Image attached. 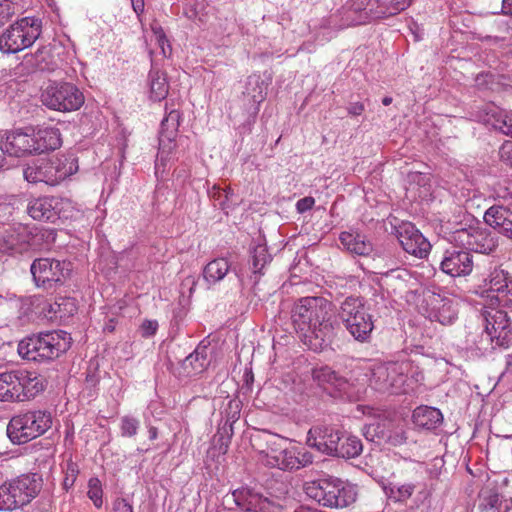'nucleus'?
Instances as JSON below:
<instances>
[{
  "instance_id": "obj_62",
  "label": "nucleus",
  "mask_w": 512,
  "mask_h": 512,
  "mask_svg": "<svg viewBox=\"0 0 512 512\" xmlns=\"http://www.w3.org/2000/svg\"><path fill=\"white\" fill-rule=\"evenodd\" d=\"M162 40H164V35L162 34ZM161 51H162V55L163 56H166V50L164 48V41H162V48H161Z\"/></svg>"
},
{
  "instance_id": "obj_42",
  "label": "nucleus",
  "mask_w": 512,
  "mask_h": 512,
  "mask_svg": "<svg viewBox=\"0 0 512 512\" xmlns=\"http://www.w3.org/2000/svg\"><path fill=\"white\" fill-rule=\"evenodd\" d=\"M0 251L3 253L20 251L18 239H16L13 234H8L0 241Z\"/></svg>"
},
{
  "instance_id": "obj_34",
  "label": "nucleus",
  "mask_w": 512,
  "mask_h": 512,
  "mask_svg": "<svg viewBox=\"0 0 512 512\" xmlns=\"http://www.w3.org/2000/svg\"><path fill=\"white\" fill-rule=\"evenodd\" d=\"M209 365L207 347L199 345L193 353L183 361V367L188 374H199Z\"/></svg>"
},
{
  "instance_id": "obj_33",
  "label": "nucleus",
  "mask_w": 512,
  "mask_h": 512,
  "mask_svg": "<svg viewBox=\"0 0 512 512\" xmlns=\"http://www.w3.org/2000/svg\"><path fill=\"white\" fill-rule=\"evenodd\" d=\"M312 378L318 385L324 387L326 389L327 385L333 386L338 390L345 389L344 386L348 383L347 380L338 376L335 371H333L328 366H320L316 367L312 370Z\"/></svg>"
},
{
  "instance_id": "obj_53",
  "label": "nucleus",
  "mask_w": 512,
  "mask_h": 512,
  "mask_svg": "<svg viewBox=\"0 0 512 512\" xmlns=\"http://www.w3.org/2000/svg\"><path fill=\"white\" fill-rule=\"evenodd\" d=\"M132 7L137 14H140L144 10V0H131Z\"/></svg>"
},
{
  "instance_id": "obj_44",
  "label": "nucleus",
  "mask_w": 512,
  "mask_h": 512,
  "mask_svg": "<svg viewBox=\"0 0 512 512\" xmlns=\"http://www.w3.org/2000/svg\"><path fill=\"white\" fill-rule=\"evenodd\" d=\"M15 14V6L10 0H0V25Z\"/></svg>"
},
{
  "instance_id": "obj_35",
  "label": "nucleus",
  "mask_w": 512,
  "mask_h": 512,
  "mask_svg": "<svg viewBox=\"0 0 512 512\" xmlns=\"http://www.w3.org/2000/svg\"><path fill=\"white\" fill-rule=\"evenodd\" d=\"M363 446L361 440L351 434L341 432L336 456L341 458H355L362 452Z\"/></svg>"
},
{
  "instance_id": "obj_14",
  "label": "nucleus",
  "mask_w": 512,
  "mask_h": 512,
  "mask_svg": "<svg viewBox=\"0 0 512 512\" xmlns=\"http://www.w3.org/2000/svg\"><path fill=\"white\" fill-rule=\"evenodd\" d=\"M420 313L430 321L450 325L457 318V303L445 294L428 293L419 307Z\"/></svg>"
},
{
  "instance_id": "obj_31",
  "label": "nucleus",
  "mask_w": 512,
  "mask_h": 512,
  "mask_svg": "<svg viewBox=\"0 0 512 512\" xmlns=\"http://www.w3.org/2000/svg\"><path fill=\"white\" fill-rule=\"evenodd\" d=\"M485 121L495 130L512 137V113L498 107H491Z\"/></svg>"
},
{
  "instance_id": "obj_17",
  "label": "nucleus",
  "mask_w": 512,
  "mask_h": 512,
  "mask_svg": "<svg viewBox=\"0 0 512 512\" xmlns=\"http://www.w3.org/2000/svg\"><path fill=\"white\" fill-rule=\"evenodd\" d=\"M232 497L235 504L244 512H278L283 507L281 497H267L249 488L235 490Z\"/></svg>"
},
{
  "instance_id": "obj_54",
  "label": "nucleus",
  "mask_w": 512,
  "mask_h": 512,
  "mask_svg": "<svg viewBox=\"0 0 512 512\" xmlns=\"http://www.w3.org/2000/svg\"><path fill=\"white\" fill-rule=\"evenodd\" d=\"M410 5V1L409 0H403V1H398L395 6L393 7V10L394 12L393 13H396V12H399V11H402L404 9H406L408 6Z\"/></svg>"
},
{
  "instance_id": "obj_50",
  "label": "nucleus",
  "mask_w": 512,
  "mask_h": 512,
  "mask_svg": "<svg viewBox=\"0 0 512 512\" xmlns=\"http://www.w3.org/2000/svg\"><path fill=\"white\" fill-rule=\"evenodd\" d=\"M114 512H133L132 506L125 499H117L113 505Z\"/></svg>"
},
{
  "instance_id": "obj_20",
  "label": "nucleus",
  "mask_w": 512,
  "mask_h": 512,
  "mask_svg": "<svg viewBox=\"0 0 512 512\" xmlns=\"http://www.w3.org/2000/svg\"><path fill=\"white\" fill-rule=\"evenodd\" d=\"M473 257L470 252L454 247L446 250L440 262V269L451 277H463L473 270Z\"/></svg>"
},
{
  "instance_id": "obj_12",
  "label": "nucleus",
  "mask_w": 512,
  "mask_h": 512,
  "mask_svg": "<svg viewBox=\"0 0 512 512\" xmlns=\"http://www.w3.org/2000/svg\"><path fill=\"white\" fill-rule=\"evenodd\" d=\"M451 242L468 252L490 254L498 246V237L488 229L470 226L453 232Z\"/></svg>"
},
{
  "instance_id": "obj_1",
  "label": "nucleus",
  "mask_w": 512,
  "mask_h": 512,
  "mask_svg": "<svg viewBox=\"0 0 512 512\" xmlns=\"http://www.w3.org/2000/svg\"><path fill=\"white\" fill-rule=\"evenodd\" d=\"M422 379V373L408 361H365L352 371L350 377L351 385H368L376 391L390 394L408 393Z\"/></svg>"
},
{
  "instance_id": "obj_5",
  "label": "nucleus",
  "mask_w": 512,
  "mask_h": 512,
  "mask_svg": "<svg viewBox=\"0 0 512 512\" xmlns=\"http://www.w3.org/2000/svg\"><path fill=\"white\" fill-rule=\"evenodd\" d=\"M313 455L302 445L287 438L272 435L267 441L265 463L281 470H297L310 465Z\"/></svg>"
},
{
  "instance_id": "obj_47",
  "label": "nucleus",
  "mask_w": 512,
  "mask_h": 512,
  "mask_svg": "<svg viewBox=\"0 0 512 512\" xmlns=\"http://www.w3.org/2000/svg\"><path fill=\"white\" fill-rule=\"evenodd\" d=\"M141 334L143 337H149L151 335L156 334L158 329V322L146 320L141 325Z\"/></svg>"
},
{
  "instance_id": "obj_19",
  "label": "nucleus",
  "mask_w": 512,
  "mask_h": 512,
  "mask_svg": "<svg viewBox=\"0 0 512 512\" xmlns=\"http://www.w3.org/2000/svg\"><path fill=\"white\" fill-rule=\"evenodd\" d=\"M34 144L33 129H19L6 134L0 142V149L10 156L23 157L35 154Z\"/></svg>"
},
{
  "instance_id": "obj_24",
  "label": "nucleus",
  "mask_w": 512,
  "mask_h": 512,
  "mask_svg": "<svg viewBox=\"0 0 512 512\" xmlns=\"http://www.w3.org/2000/svg\"><path fill=\"white\" fill-rule=\"evenodd\" d=\"M62 200L55 197H39L31 200L27 206L28 214L35 220L53 221L58 215Z\"/></svg>"
},
{
  "instance_id": "obj_49",
  "label": "nucleus",
  "mask_w": 512,
  "mask_h": 512,
  "mask_svg": "<svg viewBox=\"0 0 512 512\" xmlns=\"http://www.w3.org/2000/svg\"><path fill=\"white\" fill-rule=\"evenodd\" d=\"M228 409L231 410V415H228V421L235 422L239 418L240 402L237 400H230L228 402Z\"/></svg>"
},
{
  "instance_id": "obj_51",
  "label": "nucleus",
  "mask_w": 512,
  "mask_h": 512,
  "mask_svg": "<svg viewBox=\"0 0 512 512\" xmlns=\"http://www.w3.org/2000/svg\"><path fill=\"white\" fill-rule=\"evenodd\" d=\"M364 110L365 106L361 102L350 103L347 107L348 114L352 116H359L363 113Z\"/></svg>"
},
{
  "instance_id": "obj_22",
  "label": "nucleus",
  "mask_w": 512,
  "mask_h": 512,
  "mask_svg": "<svg viewBox=\"0 0 512 512\" xmlns=\"http://www.w3.org/2000/svg\"><path fill=\"white\" fill-rule=\"evenodd\" d=\"M489 290L498 305L512 307V276L503 270H495L490 275Z\"/></svg>"
},
{
  "instance_id": "obj_11",
  "label": "nucleus",
  "mask_w": 512,
  "mask_h": 512,
  "mask_svg": "<svg viewBox=\"0 0 512 512\" xmlns=\"http://www.w3.org/2000/svg\"><path fill=\"white\" fill-rule=\"evenodd\" d=\"M41 100L49 109L70 112L83 105L84 95L71 83H52L43 90Z\"/></svg>"
},
{
  "instance_id": "obj_36",
  "label": "nucleus",
  "mask_w": 512,
  "mask_h": 512,
  "mask_svg": "<svg viewBox=\"0 0 512 512\" xmlns=\"http://www.w3.org/2000/svg\"><path fill=\"white\" fill-rule=\"evenodd\" d=\"M268 83L258 74L247 78L245 93L254 103L260 104L266 97Z\"/></svg>"
},
{
  "instance_id": "obj_37",
  "label": "nucleus",
  "mask_w": 512,
  "mask_h": 512,
  "mask_svg": "<svg viewBox=\"0 0 512 512\" xmlns=\"http://www.w3.org/2000/svg\"><path fill=\"white\" fill-rule=\"evenodd\" d=\"M180 124V113L178 110H171L166 118L162 120V135L165 132V137L172 141L178 132Z\"/></svg>"
},
{
  "instance_id": "obj_28",
  "label": "nucleus",
  "mask_w": 512,
  "mask_h": 512,
  "mask_svg": "<svg viewBox=\"0 0 512 512\" xmlns=\"http://www.w3.org/2000/svg\"><path fill=\"white\" fill-rule=\"evenodd\" d=\"M24 178L30 183L43 182L51 186L56 185V178H53L49 160H38L28 164L23 171Z\"/></svg>"
},
{
  "instance_id": "obj_30",
  "label": "nucleus",
  "mask_w": 512,
  "mask_h": 512,
  "mask_svg": "<svg viewBox=\"0 0 512 512\" xmlns=\"http://www.w3.org/2000/svg\"><path fill=\"white\" fill-rule=\"evenodd\" d=\"M76 311V300L71 297H59L54 303L48 304L47 310L44 308L47 317L60 320L74 315Z\"/></svg>"
},
{
  "instance_id": "obj_13",
  "label": "nucleus",
  "mask_w": 512,
  "mask_h": 512,
  "mask_svg": "<svg viewBox=\"0 0 512 512\" xmlns=\"http://www.w3.org/2000/svg\"><path fill=\"white\" fill-rule=\"evenodd\" d=\"M30 271L37 287L51 289L65 281L70 263L55 258H38L32 262Z\"/></svg>"
},
{
  "instance_id": "obj_29",
  "label": "nucleus",
  "mask_w": 512,
  "mask_h": 512,
  "mask_svg": "<svg viewBox=\"0 0 512 512\" xmlns=\"http://www.w3.org/2000/svg\"><path fill=\"white\" fill-rule=\"evenodd\" d=\"M231 269L227 258H216L206 264L203 269V279L208 286L214 285L225 278Z\"/></svg>"
},
{
  "instance_id": "obj_8",
  "label": "nucleus",
  "mask_w": 512,
  "mask_h": 512,
  "mask_svg": "<svg viewBox=\"0 0 512 512\" xmlns=\"http://www.w3.org/2000/svg\"><path fill=\"white\" fill-rule=\"evenodd\" d=\"M52 416L44 410H30L13 416L7 426V435L14 444H25L48 431Z\"/></svg>"
},
{
  "instance_id": "obj_18",
  "label": "nucleus",
  "mask_w": 512,
  "mask_h": 512,
  "mask_svg": "<svg viewBox=\"0 0 512 512\" xmlns=\"http://www.w3.org/2000/svg\"><path fill=\"white\" fill-rule=\"evenodd\" d=\"M396 231L399 243L405 252L417 258H424L428 255L431 245L414 224L403 222Z\"/></svg>"
},
{
  "instance_id": "obj_64",
  "label": "nucleus",
  "mask_w": 512,
  "mask_h": 512,
  "mask_svg": "<svg viewBox=\"0 0 512 512\" xmlns=\"http://www.w3.org/2000/svg\"><path fill=\"white\" fill-rule=\"evenodd\" d=\"M4 163H5V158L0 155V168L4 166Z\"/></svg>"
},
{
  "instance_id": "obj_23",
  "label": "nucleus",
  "mask_w": 512,
  "mask_h": 512,
  "mask_svg": "<svg viewBox=\"0 0 512 512\" xmlns=\"http://www.w3.org/2000/svg\"><path fill=\"white\" fill-rule=\"evenodd\" d=\"M484 221L501 235L512 240V210L510 208L495 204L486 210Z\"/></svg>"
},
{
  "instance_id": "obj_41",
  "label": "nucleus",
  "mask_w": 512,
  "mask_h": 512,
  "mask_svg": "<svg viewBox=\"0 0 512 512\" xmlns=\"http://www.w3.org/2000/svg\"><path fill=\"white\" fill-rule=\"evenodd\" d=\"M187 309L182 305L181 307L175 308L173 310V319L170 322V328H169V337L171 340H173L177 333L180 330V322L183 320V318L186 315Z\"/></svg>"
},
{
  "instance_id": "obj_4",
  "label": "nucleus",
  "mask_w": 512,
  "mask_h": 512,
  "mask_svg": "<svg viewBox=\"0 0 512 512\" xmlns=\"http://www.w3.org/2000/svg\"><path fill=\"white\" fill-rule=\"evenodd\" d=\"M72 338L69 333L48 331L21 340L18 344L19 355L29 361L54 360L66 353Z\"/></svg>"
},
{
  "instance_id": "obj_56",
  "label": "nucleus",
  "mask_w": 512,
  "mask_h": 512,
  "mask_svg": "<svg viewBox=\"0 0 512 512\" xmlns=\"http://www.w3.org/2000/svg\"><path fill=\"white\" fill-rule=\"evenodd\" d=\"M403 274L406 275L407 271L406 270H391L389 272V275L396 277V278H401L403 276Z\"/></svg>"
},
{
  "instance_id": "obj_9",
  "label": "nucleus",
  "mask_w": 512,
  "mask_h": 512,
  "mask_svg": "<svg viewBox=\"0 0 512 512\" xmlns=\"http://www.w3.org/2000/svg\"><path fill=\"white\" fill-rule=\"evenodd\" d=\"M42 33V21L36 17H24L11 24L0 35L3 53H18L34 44Z\"/></svg>"
},
{
  "instance_id": "obj_46",
  "label": "nucleus",
  "mask_w": 512,
  "mask_h": 512,
  "mask_svg": "<svg viewBox=\"0 0 512 512\" xmlns=\"http://www.w3.org/2000/svg\"><path fill=\"white\" fill-rule=\"evenodd\" d=\"M499 503V495L494 493L488 496H482L479 508L482 510H489L495 508Z\"/></svg>"
},
{
  "instance_id": "obj_57",
  "label": "nucleus",
  "mask_w": 512,
  "mask_h": 512,
  "mask_svg": "<svg viewBox=\"0 0 512 512\" xmlns=\"http://www.w3.org/2000/svg\"><path fill=\"white\" fill-rule=\"evenodd\" d=\"M351 8L354 9L355 11H362V10H365L366 8V3L364 1H362L359 5L356 4L355 2L351 5Z\"/></svg>"
},
{
  "instance_id": "obj_63",
  "label": "nucleus",
  "mask_w": 512,
  "mask_h": 512,
  "mask_svg": "<svg viewBox=\"0 0 512 512\" xmlns=\"http://www.w3.org/2000/svg\"><path fill=\"white\" fill-rule=\"evenodd\" d=\"M152 30L155 32L156 41L159 42L160 41V35H157L156 28H155L154 25H152Z\"/></svg>"
},
{
  "instance_id": "obj_38",
  "label": "nucleus",
  "mask_w": 512,
  "mask_h": 512,
  "mask_svg": "<svg viewBox=\"0 0 512 512\" xmlns=\"http://www.w3.org/2000/svg\"><path fill=\"white\" fill-rule=\"evenodd\" d=\"M416 486L412 483H404L390 488V498L398 502H404L409 499Z\"/></svg>"
},
{
  "instance_id": "obj_2",
  "label": "nucleus",
  "mask_w": 512,
  "mask_h": 512,
  "mask_svg": "<svg viewBox=\"0 0 512 512\" xmlns=\"http://www.w3.org/2000/svg\"><path fill=\"white\" fill-rule=\"evenodd\" d=\"M293 326L303 343L321 351L333 335L332 304L323 297H303L291 311Z\"/></svg>"
},
{
  "instance_id": "obj_6",
  "label": "nucleus",
  "mask_w": 512,
  "mask_h": 512,
  "mask_svg": "<svg viewBox=\"0 0 512 512\" xmlns=\"http://www.w3.org/2000/svg\"><path fill=\"white\" fill-rule=\"evenodd\" d=\"M337 317L356 341L365 343L370 340L374 321L362 298L346 297L337 310Z\"/></svg>"
},
{
  "instance_id": "obj_16",
  "label": "nucleus",
  "mask_w": 512,
  "mask_h": 512,
  "mask_svg": "<svg viewBox=\"0 0 512 512\" xmlns=\"http://www.w3.org/2000/svg\"><path fill=\"white\" fill-rule=\"evenodd\" d=\"M270 261L271 255L268 253L267 246L259 238L258 242L251 246L247 263L235 267L233 272L241 285L246 283L257 284L261 276L264 275V269Z\"/></svg>"
},
{
  "instance_id": "obj_32",
  "label": "nucleus",
  "mask_w": 512,
  "mask_h": 512,
  "mask_svg": "<svg viewBox=\"0 0 512 512\" xmlns=\"http://www.w3.org/2000/svg\"><path fill=\"white\" fill-rule=\"evenodd\" d=\"M49 163L51 164L53 178H56V185L74 174L78 168L73 158L64 155L49 159Z\"/></svg>"
},
{
  "instance_id": "obj_55",
  "label": "nucleus",
  "mask_w": 512,
  "mask_h": 512,
  "mask_svg": "<svg viewBox=\"0 0 512 512\" xmlns=\"http://www.w3.org/2000/svg\"><path fill=\"white\" fill-rule=\"evenodd\" d=\"M502 12L512 15V0H502Z\"/></svg>"
},
{
  "instance_id": "obj_26",
  "label": "nucleus",
  "mask_w": 512,
  "mask_h": 512,
  "mask_svg": "<svg viewBox=\"0 0 512 512\" xmlns=\"http://www.w3.org/2000/svg\"><path fill=\"white\" fill-rule=\"evenodd\" d=\"M339 240L344 249L355 255L368 256L373 251L371 241L365 235L355 231L342 232Z\"/></svg>"
},
{
  "instance_id": "obj_15",
  "label": "nucleus",
  "mask_w": 512,
  "mask_h": 512,
  "mask_svg": "<svg viewBox=\"0 0 512 512\" xmlns=\"http://www.w3.org/2000/svg\"><path fill=\"white\" fill-rule=\"evenodd\" d=\"M481 315L485 333L491 343L499 347H508L512 343V327L507 313L502 309L486 306Z\"/></svg>"
},
{
  "instance_id": "obj_45",
  "label": "nucleus",
  "mask_w": 512,
  "mask_h": 512,
  "mask_svg": "<svg viewBox=\"0 0 512 512\" xmlns=\"http://www.w3.org/2000/svg\"><path fill=\"white\" fill-rule=\"evenodd\" d=\"M501 161L512 167V141H506L499 150Z\"/></svg>"
},
{
  "instance_id": "obj_21",
  "label": "nucleus",
  "mask_w": 512,
  "mask_h": 512,
  "mask_svg": "<svg viewBox=\"0 0 512 512\" xmlns=\"http://www.w3.org/2000/svg\"><path fill=\"white\" fill-rule=\"evenodd\" d=\"M341 431L331 426H316L308 431L307 445L327 455L336 456Z\"/></svg>"
},
{
  "instance_id": "obj_60",
  "label": "nucleus",
  "mask_w": 512,
  "mask_h": 512,
  "mask_svg": "<svg viewBox=\"0 0 512 512\" xmlns=\"http://www.w3.org/2000/svg\"><path fill=\"white\" fill-rule=\"evenodd\" d=\"M505 512H512V500L506 505Z\"/></svg>"
},
{
  "instance_id": "obj_43",
  "label": "nucleus",
  "mask_w": 512,
  "mask_h": 512,
  "mask_svg": "<svg viewBox=\"0 0 512 512\" xmlns=\"http://www.w3.org/2000/svg\"><path fill=\"white\" fill-rule=\"evenodd\" d=\"M138 421L131 417H123L121 420V432L123 436L132 437L137 433Z\"/></svg>"
},
{
  "instance_id": "obj_58",
  "label": "nucleus",
  "mask_w": 512,
  "mask_h": 512,
  "mask_svg": "<svg viewBox=\"0 0 512 512\" xmlns=\"http://www.w3.org/2000/svg\"><path fill=\"white\" fill-rule=\"evenodd\" d=\"M382 103H383V105L388 106L392 103V98L389 96H386L382 99Z\"/></svg>"
},
{
  "instance_id": "obj_61",
  "label": "nucleus",
  "mask_w": 512,
  "mask_h": 512,
  "mask_svg": "<svg viewBox=\"0 0 512 512\" xmlns=\"http://www.w3.org/2000/svg\"><path fill=\"white\" fill-rule=\"evenodd\" d=\"M370 429L375 430V428H374V426H373V425H369V426H367V431L364 433V435H365V437H366L367 439H368V433H369Z\"/></svg>"
},
{
  "instance_id": "obj_48",
  "label": "nucleus",
  "mask_w": 512,
  "mask_h": 512,
  "mask_svg": "<svg viewBox=\"0 0 512 512\" xmlns=\"http://www.w3.org/2000/svg\"><path fill=\"white\" fill-rule=\"evenodd\" d=\"M315 204V200L312 197H304L297 201L296 203V209L299 213H304L306 211H309L313 208Z\"/></svg>"
},
{
  "instance_id": "obj_27",
  "label": "nucleus",
  "mask_w": 512,
  "mask_h": 512,
  "mask_svg": "<svg viewBox=\"0 0 512 512\" xmlns=\"http://www.w3.org/2000/svg\"><path fill=\"white\" fill-rule=\"evenodd\" d=\"M412 420L417 428L433 430L442 424L443 415L441 411L435 407L422 405L415 408L412 414Z\"/></svg>"
},
{
  "instance_id": "obj_3",
  "label": "nucleus",
  "mask_w": 512,
  "mask_h": 512,
  "mask_svg": "<svg viewBox=\"0 0 512 512\" xmlns=\"http://www.w3.org/2000/svg\"><path fill=\"white\" fill-rule=\"evenodd\" d=\"M304 491L319 505L336 509L350 506L356 501L358 495L356 485L335 477L306 482Z\"/></svg>"
},
{
  "instance_id": "obj_7",
  "label": "nucleus",
  "mask_w": 512,
  "mask_h": 512,
  "mask_svg": "<svg viewBox=\"0 0 512 512\" xmlns=\"http://www.w3.org/2000/svg\"><path fill=\"white\" fill-rule=\"evenodd\" d=\"M45 388L43 379L34 372L11 371L0 374V401L23 402Z\"/></svg>"
},
{
  "instance_id": "obj_59",
  "label": "nucleus",
  "mask_w": 512,
  "mask_h": 512,
  "mask_svg": "<svg viewBox=\"0 0 512 512\" xmlns=\"http://www.w3.org/2000/svg\"><path fill=\"white\" fill-rule=\"evenodd\" d=\"M501 197H502L503 199H505V200H509V199H511V201L509 202V204H512V193H509V192H508L506 195H503V196H501Z\"/></svg>"
},
{
  "instance_id": "obj_10",
  "label": "nucleus",
  "mask_w": 512,
  "mask_h": 512,
  "mask_svg": "<svg viewBox=\"0 0 512 512\" xmlns=\"http://www.w3.org/2000/svg\"><path fill=\"white\" fill-rule=\"evenodd\" d=\"M39 492V484L30 475H22L0 486V511H12L32 501Z\"/></svg>"
},
{
  "instance_id": "obj_39",
  "label": "nucleus",
  "mask_w": 512,
  "mask_h": 512,
  "mask_svg": "<svg viewBox=\"0 0 512 512\" xmlns=\"http://www.w3.org/2000/svg\"><path fill=\"white\" fill-rule=\"evenodd\" d=\"M196 286V277L193 275H189L185 277L180 286V301L178 307L184 305L186 308L188 304V298L192 295L194 288Z\"/></svg>"
},
{
  "instance_id": "obj_40",
  "label": "nucleus",
  "mask_w": 512,
  "mask_h": 512,
  "mask_svg": "<svg viewBox=\"0 0 512 512\" xmlns=\"http://www.w3.org/2000/svg\"><path fill=\"white\" fill-rule=\"evenodd\" d=\"M88 497L95 507L100 508L103 504L102 485L98 478H91L88 482Z\"/></svg>"
},
{
  "instance_id": "obj_52",
  "label": "nucleus",
  "mask_w": 512,
  "mask_h": 512,
  "mask_svg": "<svg viewBox=\"0 0 512 512\" xmlns=\"http://www.w3.org/2000/svg\"><path fill=\"white\" fill-rule=\"evenodd\" d=\"M150 78H151V91L152 93H156L157 90L160 89V86H157V80H158V72L151 70L150 72Z\"/></svg>"
},
{
  "instance_id": "obj_25",
  "label": "nucleus",
  "mask_w": 512,
  "mask_h": 512,
  "mask_svg": "<svg viewBox=\"0 0 512 512\" xmlns=\"http://www.w3.org/2000/svg\"><path fill=\"white\" fill-rule=\"evenodd\" d=\"M33 141L35 142V154L55 150L61 146L62 139L58 128L43 127L33 129Z\"/></svg>"
}]
</instances>
